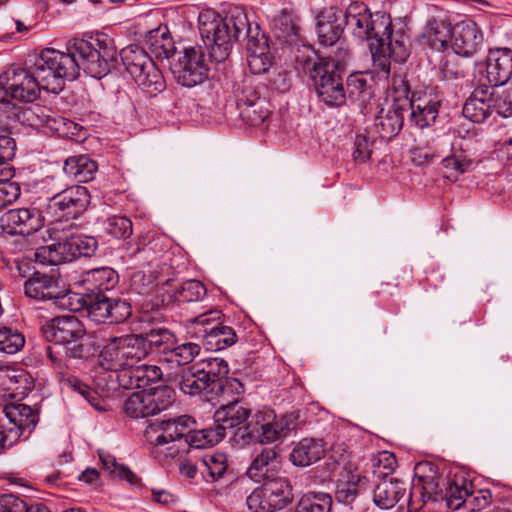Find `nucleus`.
<instances>
[{"label": "nucleus", "mask_w": 512, "mask_h": 512, "mask_svg": "<svg viewBox=\"0 0 512 512\" xmlns=\"http://www.w3.org/2000/svg\"><path fill=\"white\" fill-rule=\"evenodd\" d=\"M492 91L487 85L476 87L465 101L462 113L475 123H483L492 113Z\"/></svg>", "instance_id": "obj_29"}, {"label": "nucleus", "mask_w": 512, "mask_h": 512, "mask_svg": "<svg viewBox=\"0 0 512 512\" xmlns=\"http://www.w3.org/2000/svg\"><path fill=\"white\" fill-rule=\"evenodd\" d=\"M99 364L103 369L117 372L118 374L131 369L120 337L111 338L103 346L99 354Z\"/></svg>", "instance_id": "obj_33"}, {"label": "nucleus", "mask_w": 512, "mask_h": 512, "mask_svg": "<svg viewBox=\"0 0 512 512\" xmlns=\"http://www.w3.org/2000/svg\"><path fill=\"white\" fill-rule=\"evenodd\" d=\"M386 32L382 37H375L374 40L384 45L385 50L395 62H405L409 56V36L401 29L393 31L391 23Z\"/></svg>", "instance_id": "obj_38"}, {"label": "nucleus", "mask_w": 512, "mask_h": 512, "mask_svg": "<svg viewBox=\"0 0 512 512\" xmlns=\"http://www.w3.org/2000/svg\"><path fill=\"white\" fill-rule=\"evenodd\" d=\"M373 491V502L381 509L393 508L406 493V485L397 478L378 479Z\"/></svg>", "instance_id": "obj_34"}, {"label": "nucleus", "mask_w": 512, "mask_h": 512, "mask_svg": "<svg viewBox=\"0 0 512 512\" xmlns=\"http://www.w3.org/2000/svg\"><path fill=\"white\" fill-rule=\"evenodd\" d=\"M473 162L463 151L455 152L442 160L443 168L446 170V178L457 180L458 175L467 172Z\"/></svg>", "instance_id": "obj_53"}, {"label": "nucleus", "mask_w": 512, "mask_h": 512, "mask_svg": "<svg viewBox=\"0 0 512 512\" xmlns=\"http://www.w3.org/2000/svg\"><path fill=\"white\" fill-rule=\"evenodd\" d=\"M491 104L492 112L495 111L504 118L512 116V93L510 91H503L501 94H495L492 91Z\"/></svg>", "instance_id": "obj_63"}, {"label": "nucleus", "mask_w": 512, "mask_h": 512, "mask_svg": "<svg viewBox=\"0 0 512 512\" xmlns=\"http://www.w3.org/2000/svg\"><path fill=\"white\" fill-rule=\"evenodd\" d=\"M317 35L320 44L324 46L334 45L342 36L343 11L337 7L323 9L317 17Z\"/></svg>", "instance_id": "obj_24"}, {"label": "nucleus", "mask_w": 512, "mask_h": 512, "mask_svg": "<svg viewBox=\"0 0 512 512\" xmlns=\"http://www.w3.org/2000/svg\"><path fill=\"white\" fill-rule=\"evenodd\" d=\"M250 410L238 400H234L226 405H221L214 413V426L220 433L221 439L226 436L227 429H233L248 422Z\"/></svg>", "instance_id": "obj_30"}, {"label": "nucleus", "mask_w": 512, "mask_h": 512, "mask_svg": "<svg viewBox=\"0 0 512 512\" xmlns=\"http://www.w3.org/2000/svg\"><path fill=\"white\" fill-rule=\"evenodd\" d=\"M164 380L162 369L157 365L141 364L117 374L119 386L124 389H139Z\"/></svg>", "instance_id": "obj_26"}, {"label": "nucleus", "mask_w": 512, "mask_h": 512, "mask_svg": "<svg viewBox=\"0 0 512 512\" xmlns=\"http://www.w3.org/2000/svg\"><path fill=\"white\" fill-rule=\"evenodd\" d=\"M237 108H241L252 103H257L259 100H266L261 96L258 87L253 83L251 78H244L237 86L235 91Z\"/></svg>", "instance_id": "obj_56"}, {"label": "nucleus", "mask_w": 512, "mask_h": 512, "mask_svg": "<svg viewBox=\"0 0 512 512\" xmlns=\"http://www.w3.org/2000/svg\"><path fill=\"white\" fill-rule=\"evenodd\" d=\"M280 469L281 456L277 447H265L254 456L247 475L254 482L262 483L280 476Z\"/></svg>", "instance_id": "obj_20"}, {"label": "nucleus", "mask_w": 512, "mask_h": 512, "mask_svg": "<svg viewBox=\"0 0 512 512\" xmlns=\"http://www.w3.org/2000/svg\"><path fill=\"white\" fill-rule=\"evenodd\" d=\"M325 452L326 447L322 439L304 438L294 444L290 460L295 466L306 467L320 460Z\"/></svg>", "instance_id": "obj_35"}, {"label": "nucleus", "mask_w": 512, "mask_h": 512, "mask_svg": "<svg viewBox=\"0 0 512 512\" xmlns=\"http://www.w3.org/2000/svg\"><path fill=\"white\" fill-rule=\"evenodd\" d=\"M344 21L356 37L365 40L382 37L390 26L388 14L385 12L373 14L366 4L358 1L350 3L343 12Z\"/></svg>", "instance_id": "obj_10"}, {"label": "nucleus", "mask_w": 512, "mask_h": 512, "mask_svg": "<svg viewBox=\"0 0 512 512\" xmlns=\"http://www.w3.org/2000/svg\"><path fill=\"white\" fill-rule=\"evenodd\" d=\"M99 458L104 471H106L110 477L125 480L131 486H140V478L131 471L128 466L118 463L113 455L100 451Z\"/></svg>", "instance_id": "obj_43"}, {"label": "nucleus", "mask_w": 512, "mask_h": 512, "mask_svg": "<svg viewBox=\"0 0 512 512\" xmlns=\"http://www.w3.org/2000/svg\"><path fill=\"white\" fill-rule=\"evenodd\" d=\"M9 178L10 177L0 176V208L12 204L21 194L19 184L10 181Z\"/></svg>", "instance_id": "obj_59"}, {"label": "nucleus", "mask_w": 512, "mask_h": 512, "mask_svg": "<svg viewBox=\"0 0 512 512\" xmlns=\"http://www.w3.org/2000/svg\"><path fill=\"white\" fill-rule=\"evenodd\" d=\"M396 467V457L389 451H381L371 459V471L377 479L389 478Z\"/></svg>", "instance_id": "obj_54"}, {"label": "nucleus", "mask_w": 512, "mask_h": 512, "mask_svg": "<svg viewBox=\"0 0 512 512\" xmlns=\"http://www.w3.org/2000/svg\"><path fill=\"white\" fill-rule=\"evenodd\" d=\"M145 343L146 352H161L165 357L175 344V335L167 328L155 327L139 334Z\"/></svg>", "instance_id": "obj_42"}, {"label": "nucleus", "mask_w": 512, "mask_h": 512, "mask_svg": "<svg viewBox=\"0 0 512 512\" xmlns=\"http://www.w3.org/2000/svg\"><path fill=\"white\" fill-rule=\"evenodd\" d=\"M74 237L59 238L57 242L42 246L33 252L35 262L58 265L77 258Z\"/></svg>", "instance_id": "obj_28"}, {"label": "nucleus", "mask_w": 512, "mask_h": 512, "mask_svg": "<svg viewBox=\"0 0 512 512\" xmlns=\"http://www.w3.org/2000/svg\"><path fill=\"white\" fill-rule=\"evenodd\" d=\"M147 393L150 395L154 415L167 409L174 402V389L167 385L158 386Z\"/></svg>", "instance_id": "obj_58"}, {"label": "nucleus", "mask_w": 512, "mask_h": 512, "mask_svg": "<svg viewBox=\"0 0 512 512\" xmlns=\"http://www.w3.org/2000/svg\"><path fill=\"white\" fill-rule=\"evenodd\" d=\"M196 365L199 366L203 377L207 379L212 390H215V395H218L219 392L224 395L228 389L235 390L237 394L244 392L240 381L236 378H226L229 373V366L224 359L217 357L207 358L196 363Z\"/></svg>", "instance_id": "obj_18"}, {"label": "nucleus", "mask_w": 512, "mask_h": 512, "mask_svg": "<svg viewBox=\"0 0 512 512\" xmlns=\"http://www.w3.org/2000/svg\"><path fill=\"white\" fill-rule=\"evenodd\" d=\"M207 294L206 286L199 280H187L173 290L172 301L177 304L202 300Z\"/></svg>", "instance_id": "obj_46"}, {"label": "nucleus", "mask_w": 512, "mask_h": 512, "mask_svg": "<svg viewBox=\"0 0 512 512\" xmlns=\"http://www.w3.org/2000/svg\"><path fill=\"white\" fill-rule=\"evenodd\" d=\"M33 261H35L33 253L30 256L16 258L9 267L11 274L14 277L30 279L34 276V273L39 272L35 269Z\"/></svg>", "instance_id": "obj_60"}, {"label": "nucleus", "mask_w": 512, "mask_h": 512, "mask_svg": "<svg viewBox=\"0 0 512 512\" xmlns=\"http://www.w3.org/2000/svg\"><path fill=\"white\" fill-rule=\"evenodd\" d=\"M0 223L8 234L30 236L43 227L44 217L36 207L14 208L1 216Z\"/></svg>", "instance_id": "obj_14"}, {"label": "nucleus", "mask_w": 512, "mask_h": 512, "mask_svg": "<svg viewBox=\"0 0 512 512\" xmlns=\"http://www.w3.org/2000/svg\"><path fill=\"white\" fill-rule=\"evenodd\" d=\"M223 21L215 11L208 10L199 15V31L205 47L200 45L184 49L171 64V71L179 84L194 87L208 78L213 64L224 62L229 57V34L227 23L243 28L244 18L238 11Z\"/></svg>", "instance_id": "obj_2"}, {"label": "nucleus", "mask_w": 512, "mask_h": 512, "mask_svg": "<svg viewBox=\"0 0 512 512\" xmlns=\"http://www.w3.org/2000/svg\"><path fill=\"white\" fill-rule=\"evenodd\" d=\"M200 465L202 468L201 474L205 480L215 481L222 478L227 470V456L222 452L207 454L200 458Z\"/></svg>", "instance_id": "obj_47"}, {"label": "nucleus", "mask_w": 512, "mask_h": 512, "mask_svg": "<svg viewBox=\"0 0 512 512\" xmlns=\"http://www.w3.org/2000/svg\"><path fill=\"white\" fill-rule=\"evenodd\" d=\"M238 110L242 120L250 126H260L270 114L267 100H259L257 103L243 106Z\"/></svg>", "instance_id": "obj_51"}, {"label": "nucleus", "mask_w": 512, "mask_h": 512, "mask_svg": "<svg viewBox=\"0 0 512 512\" xmlns=\"http://www.w3.org/2000/svg\"><path fill=\"white\" fill-rule=\"evenodd\" d=\"M415 482L413 483L410 497L420 495L423 502L432 500L438 502L441 474L438 467L432 462L424 461L416 464L414 468Z\"/></svg>", "instance_id": "obj_19"}, {"label": "nucleus", "mask_w": 512, "mask_h": 512, "mask_svg": "<svg viewBox=\"0 0 512 512\" xmlns=\"http://www.w3.org/2000/svg\"><path fill=\"white\" fill-rule=\"evenodd\" d=\"M473 485L462 474H454L447 478L445 488L440 490L438 502H444L451 510L465 507Z\"/></svg>", "instance_id": "obj_32"}, {"label": "nucleus", "mask_w": 512, "mask_h": 512, "mask_svg": "<svg viewBox=\"0 0 512 512\" xmlns=\"http://www.w3.org/2000/svg\"><path fill=\"white\" fill-rule=\"evenodd\" d=\"M482 33L473 21H462L454 26L451 34V47L460 56L474 55L482 43Z\"/></svg>", "instance_id": "obj_23"}, {"label": "nucleus", "mask_w": 512, "mask_h": 512, "mask_svg": "<svg viewBox=\"0 0 512 512\" xmlns=\"http://www.w3.org/2000/svg\"><path fill=\"white\" fill-rule=\"evenodd\" d=\"M200 345L193 342H186L178 346H172L168 355L160 358V362H176L182 366L191 363L200 353Z\"/></svg>", "instance_id": "obj_50"}, {"label": "nucleus", "mask_w": 512, "mask_h": 512, "mask_svg": "<svg viewBox=\"0 0 512 512\" xmlns=\"http://www.w3.org/2000/svg\"><path fill=\"white\" fill-rule=\"evenodd\" d=\"M10 134L7 124L0 127V176L5 177L12 176L8 161L14 157L16 150L15 140Z\"/></svg>", "instance_id": "obj_49"}, {"label": "nucleus", "mask_w": 512, "mask_h": 512, "mask_svg": "<svg viewBox=\"0 0 512 512\" xmlns=\"http://www.w3.org/2000/svg\"><path fill=\"white\" fill-rule=\"evenodd\" d=\"M238 11L244 18L243 28L238 29V26L227 23V33L229 34V54L231 53L233 42L239 41L241 38L247 39L246 50L247 54H251L256 51H269L268 41L264 34L259 31V26L256 24L252 28L251 23L248 21L245 11L238 6L231 7L227 10L224 16L219 14V18L223 21L231 17V14H236Z\"/></svg>", "instance_id": "obj_16"}, {"label": "nucleus", "mask_w": 512, "mask_h": 512, "mask_svg": "<svg viewBox=\"0 0 512 512\" xmlns=\"http://www.w3.org/2000/svg\"><path fill=\"white\" fill-rule=\"evenodd\" d=\"M122 62L137 85L149 96L164 91L166 82L152 58L137 46H129L121 52Z\"/></svg>", "instance_id": "obj_7"}, {"label": "nucleus", "mask_w": 512, "mask_h": 512, "mask_svg": "<svg viewBox=\"0 0 512 512\" xmlns=\"http://www.w3.org/2000/svg\"><path fill=\"white\" fill-rule=\"evenodd\" d=\"M25 344L24 335L16 329L9 327L0 328V350L7 354H15Z\"/></svg>", "instance_id": "obj_57"}, {"label": "nucleus", "mask_w": 512, "mask_h": 512, "mask_svg": "<svg viewBox=\"0 0 512 512\" xmlns=\"http://www.w3.org/2000/svg\"><path fill=\"white\" fill-rule=\"evenodd\" d=\"M30 505L21 497L14 494L0 496V512H29Z\"/></svg>", "instance_id": "obj_64"}, {"label": "nucleus", "mask_w": 512, "mask_h": 512, "mask_svg": "<svg viewBox=\"0 0 512 512\" xmlns=\"http://www.w3.org/2000/svg\"><path fill=\"white\" fill-rule=\"evenodd\" d=\"M97 169V163L87 155L70 156L63 166L64 173L79 183L93 180Z\"/></svg>", "instance_id": "obj_39"}, {"label": "nucleus", "mask_w": 512, "mask_h": 512, "mask_svg": "<svg viewBox=\"0 0 512 512\" xmlns=\"http://www.w3.org/2000/svg\"><path fill=\"white\" fill-rule=\"evenodd\" d=\"M120 338L131 368L148 356L143 338L139 334H128Z\"/></svg>", "instance_id": "obj_52"}, {"label": "nucleus", "mask_w": 512, "mask_h": 512, "mask_svg": "<svg viewBox=\"0 0 512 512\" xmlns=\"http://www.w3.org/2000/svg\"><path fill=\"white\" fill-rule=\"evenodd\" d=\"M291 429L286 417L278 419L273 410L267 409L257 411L244 426L238 427L231 441L239 447L252 442L271 443L286 437Z\"/></svg>", "instance_id": "obj_6"}, {"label": "nucleus", "mask_w": 512, "mask_h": 512, "mask_svg": "<svg viewBox=\"0 0 512 512\" xmlns=\"http://www.w3.org/2000/svg\"><path fill=\"white\" fill-rule=\"evenodd\" d=\"M94 354L92 343L88 339L82 338L72 344L64 346L47 345L45 355L49 360L50 366L59 376V380L67 387L78 392L94 408L100 410L101 398L99 394L90 386L72 376V359H87Z\"/></svg>", "instance_id": "obj_4"}, {"label": "nucleus", "mask_w": 512, "mask_h": 512, "mask_svg": "<svg viewBox=\"0 0 512 512\" xmlns=\"http://www.w3.org/2000/svg\"><path fill=\"white\" fill-rule=\"evenodd\" d=\"M224 314L219 309H208L185 320V329L190 338L200 340L208 351H220L237 342L235 330L222 321Z\"/></svg>", "instance_id": "obj_5"}, {"label": "nucleus", "mask_w": 512, "mask_h": 512, "mask_svg": "<svg viewBox=\"0 0 512 512\" xmlns=\"http://www.w3.org/2000/svg\"><path fill=\"white\" fill-rule=\"evenodd\" d=\"M116 62L117 51L105 40L74 38L66 44V51L45 48L26 63V68L12 65L0 75V113L7 119L16 116L18 107L11 99L33 102L41 89L57 94L65 81L77 79L81 70L101 79Z\"/></svg>", "instance_id": "obj_1"}, {"label": "nucleus", "mask_w": 512, "mask_h": 512, "mask_svg": "<svg viewBox=\"0 0 512 512\" xmlns=\"http://www.w3.org/2000/svg\"><path fill=\"white\" fill-rule=\"evenodd\" d=\"M401 88L411 110V122L421 129L433 124L438 116L440 101L432 94L422 92H413L411 97H408L410 91L406 81H401Z\"/></svg>", "instance_id": "obj_17"}, {"label": "nucleus", "mask_w": 512, "mask_h": 512, "mask_svg": "<svg viewBox=\"0 0 512 512\" xmlns=\"http://www.w3.org/2000/svg\"><path fill=\"white\" fill-rule=\"evenodd\" d=\"M346 96L356 103L362 113H365L368 104L374 96L372 79L368 81L363 73H354L347 78Z\"/></svg>", "instance_id": "obj_37"}, {"label": "nucleus", "mask_w": 512, "mask_h": 512, "mask_svg": "<svg viewBox=\"0 0 512 512\" xmlns=\"http://www.w3.org/2000/svg\"><path fill=\"white\" fill-rule=\"evenodd\" d=\"M41 332L47 341L57 346L70 345L86 335L83 323L74 315L53 318L41 328Z\"/></svg>", "instance_id": "obj_15"}, {"label": "nucleus", "mask_w": 512, "mask_h": 512, "mask_svg": "<svg viewBox=\"0 0 512 512\" xmlns=\"http://www.w3.org/2000/svg\"><path fill=\"white\" fill-rule=\"evenodd\" d=\"M405 108L393 103L388 107H382L374 120V129L383 140H391L396 137L403 128Z\"/></svg>", "instance_id": "obj_27"}, {"label": "nucleus", "mask_w": 512, "mask_h": 512, "mask_svg": "<svg viewBox=\"0 0 512 512\" xmlns=\"http://www.w3.org/2000/svg\"><path fill=\"white\" fill-rule=\"evenodd\" d=\"M184 443L181 445V452L188 451L189 447L203 448L206 446H212L219 443L221 435L216 431L215 426L212 428H205L199 431L194 430V425L191 426L187 436H184Z\"/></svg>", "instance_id": "obj_48"}, {"label": "nucleus", "mask_w": 512, "mask_h": 512, "mask_svg": "<svg viewBox=\"0 0 512 512\" xmlns=\"http://www.w3.org/2000/svg\"><path fill=\"white\" fill-rule=\"evenodd\" d=\"M452 29L450 25L442 20L431 19L427 22L420 42L434 50L444 49L451 40Z\"/></svg>", "instance_id": "obj_40"}, {"label": "nucleus", "mask_w": 512, "mask_h": 512, "mask_svg": "<svg viewBox=\"0 0 512 512\" xmlns=\"http://www.w3.org/2000/svg\"><path fill=\"white\" fill-rule=\"evenodd\" d=\"M368 487V479L354 466L345 467L335 484V499L338 503L351 505Z\"/></svg>", "instance_id": "obj_21"}, {"label": "nucleus", "mask_w": 512, "mask_h": 512, "mask_svg": "<svg viewBox=\"0 0 512 512\" xmlns=\"http://www.w3.org/2000/svg\"><path fill=\"white\" fill-rule=\"evenodd\" d=\"M82 307L87 311V316L96 323H122L132 313L128 302L107 294L83 293Z\"/></svg>", "instance_id": "obj_12"}, {"label": "nucleus", "mask_w": 512, "mask_h": 512, "mask_svg": "<svg viewBox=\"0 0 512 512\" xmlns=\"http://www.w3.org/2000/svg\"><path fill=\"white\" fill-rule=\"evenodd\" d=\"M179 387L181 391L187 395L195 396L204 394L207 400H212V395L215 394V390H212L211 385L207 381L199 366L193 364L181 371Z\"/></svg>", "instance_id": "obj_36"}, {"label": "nucleus", "mask_w": 512, "mask_h": 512, "mask_svg": "<svg viewBox=\"0 0 512 512\" xmlns=\"http://www.w3.org/2000/svg\"><path fill=\"white\" fill-rule=\"evenodd\" d=\"M34 114L39 119L40 125L58 135L66 134L69 130V126L73 124L66 118L58 116L51 111L46 113L45 109L41 107H37Z\"/></svg>", "instance_id": "obj_55"}, {"label": "nucleus", "mask_w": 512, "mask_h": 512, "mask_svg": "<svg viewBox=\"0 0 512 512\" xmlns=\"http://www.w3.org/2000/svg\"><path fill=\"white\" fill-rule=\"evenodd\" d=\"M90 193L81 185H72L49 198L48 211L58 219H76L90 204Z\"/></svg>", "instance_id": "obj_13"}, {"label": "nucleus", "mask_w": 512, "mask_h": 512, "mask_svg": "<svg viewBox=\"0 0 512 512\" xmlns=\"http://www.w3.org/2000/svg\"><path fill=\"white\" fill-rule=\"evenodd\" d=\"M512 76V50L498 48L489 52L486 63V77L495 87L506 84Z\"/></svg>", "instance_id": "obj_25"}, {"label": "nucleus", "mask_w": 512, "mask_h": 512, "mask_svg": "<svg viewBox=\"0 0 512 512\" xmlns=\"http://www.w3.org/2000/svg\"><path fill=\"white\" fill-rule=\"evenodd\" d=\"M97 225L103 234L117 240L128 239L133 233L132 221L120 214L99 217Z\"/></svg>", "instance_id": "obj_41"}, {"label": "nucleus", "mask_w": 512, "mask_h": 512, "mask_svg": "<svg viewBox=\"0 0 512 512\" xmlns=\"http://www.w3.org/2000/svg\"><path fill=\"white\" fill-rule=\"evenodd\" d=\"M38 422L37 413L26 404H6L0 415V453L12 447L25 433H31Z\"/></svg>", "instance_id": "obj_9"}, {"label": "nucleus", "mask_w": 512, "mask_h": 512, "mask_svg": "<svg viewBox=\"0 0 512 512\" xmlns=\"http://www.w3.org/2000/svg\"><path fill=\"white\" fill-rule=\"evenodd\" d=\"M123 410L131 418L153 416L150 395L147 390L132 393L123 404Z\"/></svg>", "instance_id": "obj_45"}, {"label": "nucleus", "mask_w": 512, "mask_h": 512, "mask_svg": "<svg viewBox=\"0 0 512 512\" xmlns=\"http://www.w3.org/2000/svg\"><path fill=\"white\" fill-rule=\"evenodd\" d=\"M247 54V64L252 74L259 75L266 73L272 62L269 51H256Z\"/></svg>", "instance_id": "obj_62"}, {"label": "nucleus", "mask_w": 512, "mask_h": 512, "mask_svg": "<svg viewBox=\"0 0 512 512\" xmlns=\"http://www.w3.org/2000/svg\"><path fill=\"white\" fill-rule=\"evenodd\" d=\"M193 425L195 421L190 416L182 415L150 423L144 436L146 441L155 447L168 445L166 455L175 458L181 453V445L185 442L184 436H187Z\"/></svg>", "instance_id": "obj_8"}, {"label": "nucleus", "mask_w": 512, "mask_h": 512, "mask_svg": "<svg viewBox=\"0 0 512 512\" xmlns=\"http://www.w3.org/2000/svg\"><path fill=\"white\" fill-rule=\"evenodd\" d=\"M24 293L31 299L45 301L62 297L64 291L59 285L58 275L52 270L50 273L39 271L25 280Z\"/></svg>", "instance_id": "obj_22"}, {"label": "nucleus", "mask_w": 512, "mask_h": 512, "mask_svg": "<svg viewBox=\"0 0 512 512\" xmlns=\"http://www.w3.org/2000/svg\"><path fill=\"white\" fill-rule=\"evenodd\" d=\"M118 282V273L113 268L99 267L83 273L80 285L84 289L83 293L106 294L113 290Z\"/></svg>", "instance_id": "obj_31"}, {"label": "nucleus", "mask_w": 512, "mask_h": 512, "mask_svg": "<svg viewBox=\"0 0 512 512\" xmlns=\"http://www.w3.org/2000/svg\"><path fill=\"white\" fill-rule=\"evenodd\" d=\"M298 30V27L287 17L274 22L275 36L285 43L296 41L298 39Z\"/></svg>", "instance_id": "obj_61"}, {"label": "nucleus", "mask_w": 512, "mask_h": 512, "mask_svg": "<svg viewBox=\"0 0 512 512\" xmlns=\"http://www.w3.org/2000/svg\"><path fill=\"white\" fill-rule=\"evenodd\" d=\"M333 499L329 493L309 491L299 499L295 512H331Z\"/></svg>", "instance_id": "obj_44"}, {"label": "nucleus", "mask_w": 512, "mask_h": 512, "mask_svg": "<svg viewBox=\"0 0 512 512\" xmlns=\"http://www.w3.org/2000/svg\"><path fill=\"white\" fill-rule=\"evenodd\" d=\"M301 55H295V68L298 71L309 73L315 92L320 102L328 107H341L345 104L347 96L343 77L335 60L312 57L314 53L309 48Z\"/></svg>", "instance_id": "obj_3"}, {"label": "nucleus", "mask_w": 512, "mask_h": 512, "mask_svg": "<svg viewBox=\"0 0 512 512\" xmlns=\"http://www.w3.org/2000/svg\"><path fill=\"white\" fill-rule=\"evenodd\" d=\"M293 500L292 487L282 476L264 481L248 497V508L254 512H275L288 506Z\"/></svg>", "instance_id": "obj_11"}]
</instances>
